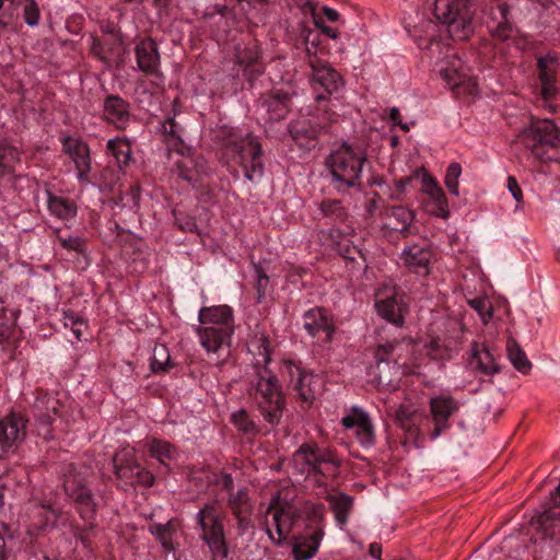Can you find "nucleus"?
<instances>
[{
  "label": "nucleus",
  "mask_w": 560,
  "mask_h": 560,
  "mask_svg": "<svg viewBox=\"0 0 560 560\" xmlns=\"http://www.w3.org/2000/svg\"><path fill=\"white\" fill-rule=\"evenodd\" d=\"M150 455L156 458L161 464H165V460L174 459L176 456V450L168 442L161 440H153L149 447Z\"/></svg>",
  "instance_id": "obj_48"
},
{
  "label": "nucleus",
  "mask_w": 560,
  "mask_h": 560,
  "mask_svg": "<svg viewBox=\"0 0 560 560\" xmlns=\"http://www.w3.org/2000/svg\"><path fill=\"white\" fill-rule=\"evenodd\" d=\"M207 171V163L200 154L182 155L175 163L176 174L188 183H196Z\"/></svg>",
  "instance_id": "obj_26"
},
{
  "label": "nucleus",
  "mask_w": 560,
  "mask_h": 560,
  "mask_svg": "<svg viewBox=\"0 0 560 560\" xmlns=\"http://www.w3.org/2000/svg\"><path fill=\"white\" fill-rule=\"evenodd\" d=\"M441 77L453 88L459 89L466 84L465 78L459 74L456 70L442 69L440 71Z\"/></svg>",
  "instance_id": "obj_57"
},
{
  "label": "nucleus",
  "mask_w": 560,
  "mask_h": 560,
  "mask_svg": "<svg viewBox=\"0 0 560 560\" xmlns=\"http://www.w3.org/2000/svg\"><path fill=\"white\" fill-rule=\"evenodd\" d=\"M337 250L346 260L350 261L352 268H365V257L362 250L349 240H343L337 245Z\"/></svg>",
  "instance_id": "obj_40"
},
{
  "label": "nucleus",
  "mask_w": 560,
  "mask_h": 560,
  "mask_svg": "<svg viewBox=\"0 0 560 560\" xmlns=\"http://www.w3.org/2000/svg\"><path fill=\"white\" fill-rule=\"evenodd\" d=\"M508 358L512 365L522 374H527L532 370V363L526 353L514 339H509L506 343Z\"/></svg>",
  "instance_id": "obj_38"
},
{
  "label": "nucleus",
  "mask_w": 560,
  "mask_h": 560,
  "mask_svg": "<svg viewBox=\"0 0 560 560\" xmlns=\"http://www.w3.org/2000/svg\"><path fill=\"white\" fill-rule=\"evenodd\" d=\"M104 113L108 120L124 128L129 120V104L118 95H109L104 102Z\"/></svg>",
  "instance_id": "obj_30"
},
{
  "label": "nucleus",
  "mask_w": 560,
  "mask_h": 560,
  "mask_svg": "<svg viewBox=\"0 0 560 560\" xmlns=\"http://www.w3.org/2000/svg\"><path fill=\"white\" fill-rule=\"evenodd\" d=\"M224 154L242 168L244 177L250 183H259L265 173L260 143L250 135L245 137L230 135L224 145Z\"/></svg>",
  "instance_id": "obj_4"
},
{
  "label": "nucleus",
  "mask_w": 560,
  "mask_h": 560,
  "mask_svg": "<svg viewBox=\"0 0 560 560\" xmlns=\"http://www.w3.org/2000/svg\"><path fill=\"white\" fill-rule=\"evenodd\" d=\"M235 58L237 65L243 68L246 66H250L259 61L260 52L256 44L250 43L244 46H237L235 49Z\"/></svg>",
  "instance_id": "obj_47"
},
{
  "label": "nucleus",
  "mask_w": 560,
  "mask_h": 560,
  "mask_svg": "<svg viewBox=\"0 0 560 560\" xmlns=\"http://www.w3.org/2000/svg\"><path fill=\"white\" fill-rule=\"evenodd\" d=\"M198 318L202 326L197 328V334L208 353H218L224 346H230L234 332L233 311L230 306L202 307Z\"/></svg>",
  "instance_id": "obj_2"
},
{
  "label": "nucleus",
  "mask_w": 560,
  "mask_h": 560,
  "mask_svg": "<svg viewBox=\"0 0 560 560\" xmlns=\"http://www.w3.org/2000/svg\"><path fill=\"white\" fill-rule=\"evenodd\" d=\"M23 8V18L27 26L39 23V9L35 0H0V26L8 27L18 16V9Z\"/></svg>",
  "instance_id": "obj_13"
},
{
  "label": "nucleus",
  "mask_w": 560,
  "mask_h": 560,
  "mask_svg": "<svg viewBox=\"0 0 560 560\" xmlns=\"http://www.w3.org/2000/svg\"><path fill=\"white\" fill-rule=\"evenodd\" d=\"M312 77L328 94L339 91L343 85L342 77L326 61L311 58Z\"/></svg>",
  "instance_id": "obj_21"
},
{
  "label": "nucleus",
  "mask_w": 560,
  "mask_h": 560,
  "mask_svg": "<svg viewBox=\"0 0 560 560\" xmlns=\"http://www.w3.org/2000/svg\"><path fill=\"white\" fill-rule=\"evenodd\" d=\"M423 184L425 187V192L435 202L438 215L441 218H447L450 213L447 208V200L438 182L431 176H425L423 178Z\"/></svg>",
  "instance_id": "obj_37"
},
{
  "label": "nucleus",
  "mask_w": 560,
  "mask_h": 560,
  "mask_svg": "<svg viewBox=\"0 0 560 560\" xmlns=\"http://www.w3.org/2000/svg\"><path fill=\"white\" fill-rule=\"evenodd\" d=\"M196 524L200 530L201 540L212 553V560H228L223 520L215 502L206 503L196 514Z\"/></svg>",
  "instance_id": "obj_7"
},
{
  "label": "nucleus",
  "mask_w": 560,
  "mask_h": 560,
  "mask_svg": "<svg viewBox=\"0 0 560 560\" xmlns=\"http://www.w3.org/2000/svg\"><path fill=\"white\" fill-rule=\"evenodd\" d=\"M324 530L314 529L304 535L296 536L293 542V556L295 560H308L314 557L319 548Z\"/></svg>",
  "instance_id": "obj_28"
},
{
  "label": "nucleus",
  "mask_w": 560,
  "mask_h": 560,
  "mask_svg": "<svg viewBox=\"0 0 560 560\" xmlns=\"http://www.w3.org/2000/svg\"><path fill=\"white\" fill-rule=\"evenodd\" d=\"M232 423L244 434L257 435L260 432L258 424L249 416L246 409H240L232 413Z\"/></svg>",
  "instance_id": "obj_42"
},
{
  "label": "nucleus",
  "mask_w": 560,
  "mask_h": 560,
  "mask_svg": "<svg viewBox=\"0 0 560 560\" xmlns=\"http://www.w3.org/2000/svg\"><path fill=\"white\" fill-rule=\"evenodd\" d=\"M226 505L231 510L232 515H242L253 513L254 505L248 495L247 488H240L236 492L228 495Z\"/></svg>",
  "instance_id": "obj_36"
},
{
  "label": "nucleus",
  "mask_w": 560,
  "mask_h": 560,
  "mask_svg": "<svg viewBox=\"0 0 560 560\" xmlns=\"http://www.w3.org/2000/svg\"><path fill=\"white\" fill-rule=\"evenodd\" d=\"M332 463L335 457L327 448H320L316 443H303L292 455V465L299 474H320V464Z\"/></svg>",
  "instance_id": "obj_11"
},
{
  "label": "nucleus",
  "mask_w": 560,
  "mask_h": 560,
  "mask_svg": "<svg viewBox=\"0 0 560 560\" xmlns=\"http://www.w3.org/2000/svg\"><path fill=\"white\" fill-rule=\"evenodd\" d=\"M18 162L19 152L5 142L0 141V179L13 173Z\"/></svg>",
  "instance_id": "obj_43"
},
{
  "label": "nucleus",
  "mask_w": 560,
  "mask_h": 560,
  "mask_svg": "<svg viewBox=\"0 0 560 560\" xmlns=\"http://www.w3.org/2000/svg\"><path fill=\"white\" fill-rule=\"evenodd\" d=\"M327 501L335 513L337 523L341 526L346 525L353 508V498L346 493H338L328 495Z\"/></svg>",
  "instance_id": "obj_34"
},
{
  "label": "nucleus",
  "mask_w": 560,
  "mask_h": 560,
  "mask_svg": "<svg viewBox=\"0 0 560 560\" xmlns=\"http://www.w3.org/2000/svg\"><path fill=\"white\" fill-rule=\"evenodd\" d=\"M471 308L478 312V315L480 316L483 324H487L489 319L492 317V305L491 303L486 299L476 298L468 301Z\"/></svg>",
  "instance_id": "obj_52"
},
{
  "label": "nucleus",
  "mask_w": 560,
  "mask_h": 560,
  "mask_svg": "<svg viewBox=\"0 0 560 560\" xmlns=\"http://www.w3.org/2000/svg\"><path fill=\"white\" fill-rule=\"evenodd\" d=\"M304 328L312 337L317 336L320 331L325 332L328 341L334 335L331 320L327 312L320 307L312 308L304 314Z\"/></svg>",
  "instance_id": "obj_27"
},
{
  "label": "nucleus",
  "mask_w": 560,
  "mask_h": 560,
  "mask_svg": "<svg viewBox=\"0 0 560 560\" xmlns=\"http://www.w3.org/2000/svg\"><path fill=\"white\" fill-rule=\"evenodd\" d=\"M254 277L256 280L255 289L257 292V302H261L269 288V277L264 268L258 264H253Z\"/></svg>",
  "instance_id": "obj_50"
},
{
  "label": "nucleus",
  "mask_w": 560,
  "mask_h": 560,
  "mask_svg": "<svg viewBox=\"0 0 560 560\" xmlns=\"http://www.w3.org/2000/svg\"><path fill=\"white\" fill-rule=\"evenodd\" d=\"M432 253L430 248L418 244L406 247L401 253L405 266L413 273L425 277L430 273Z\"/></svg>",
  "instance_id": "obj_23"
},
{
  "label": "nucleus",
  "mask_w": 560,
  "mask_h": 560,
  "mask_svg": "<svg viewBox=\"0 0 560 560\" xmlns=\"http://www.w3.org/2000/svg\"><path fill=\"white\" fill-rule=\"evenodd\" d=\"M518 141L540 162L553 160L550 151L560 147V128L551 119L533 121L518 136Z\"/></svg>",
  "instance_id": "obj_5"
},
{
  "label": "nucleus",
  "mask_w": 560,
  "mask_h": 560,
  "mask_svg": "<svg viewBox=\"0 0 560 560\" xmlns=\"http://www.w3.org/2000/svg\"><path fill=\"white\" fill-rule=\"evenodd\" d=\"M163 132L174 139L180 140L182 128L174 118H167L162 125Z\"/></svg>",
  "instance_id": "obj_60"
},
{
  "label": "nucleus",
  "mask_w": 560,
  "mask_h": 560,
  "mask_svg": "<svg viewBox=\"0 0 560 560\" xmlns=\"http://www.w3.org/2000/svg\"><path fill=\"white\" fill-rule=\"evenodd\" d=\"M538 79L540 83V94L544 107L550 112H556V105L552 103L558 95L557 78H558V59L553 56H542L537 60Z\"/></svg>",
  "instance_id": "obj_12"
},
{
  "label": "nucleus",
  "mask_w": 560,
  "mask_h": 560,
  "mask_svg": "<svg viewBox=\"0 0 560 560\" xmlns=\"http://www.w3.org/2000/svg\"><path fill=\"white\" fill-rule=\"evenodd\" d=\"M252 515H253V513H247V514L234 516L236 520L237 534L240 536L245 535L250 528L254 527Z\"/></svg>",
  "instance_id": "obj_58"
},
{
  "label": "nucleus",
  "mask_w": 560,
  "mask_h": 560,
  "mask_svg": "<svg viewBox=\"0 0 560 560\" xmlns=\"http://www.w3.org/2000/svg\"><path fill=\"white\" fill-rule=\"evenodd\" d=\"M65 326H83L82 319L74 313L65 314Z\"/></svg>",
  "instance_id": "obj_64"
},
{
  "label": "nucleus",
  "mask_w": 560,
  "mask_h": 560,
  "mask_svg": "<svg viewBox=\"0 0 560 560\" xmlns=\"http://www.w3.org/2000/svg\"><path fill=\"white\" fill-rule=\"evenodd\" d=\"M175 223L179 230L184 232H196L198 233V226L195 218L174 211Z\"/></svg>",
  "instance_id": "obj_54"
},
{
  "label": "nucleus",
  "mask_w": 560,
  "mask_h": 560,
  "mask_svg": "<svg viewBox=\"0 0 560 560\" xmlns=\"http://www.w3.org/2000/svg\"><path fill=\"white\" fill-rule=\"evenodd\" d=\"M176 523L174 521H168L164 524L152 523L149 525V532L156 537L165 551L174 550L173 538L176 534Z\"/></svg>",
  "instance_id": "obj_35"
},
{
  "label": "nucleus",
  "mask_w": 560,
  "mask_h": 560,
  "mask_svg": "<svg viewBox=\"0 0 560 560\" xmlns=\"http://www.w3.org/2000/svg\"><path fill=\"white\" fill-rule=\"evenodd\" d=\"M26 435V420L18 413H10L0 420V450L15 452Z\"/></svg>",
  "instance_id": "obj_15"
},
{
  "label": "nucleus",
  "mask_w": 560,
  "mask_h": 560,
  "mask_svg": "<svg viewBox=\"0 0 560 560\" xmlns=\"http://www.w3.org/2000/svg\"><path fill=\"white\" fill-rule=\"evenodd\" d=\"M267 514L272 515L277 537L269 526L266 527V533L269 539L277 546L282 545L287 540L293 526L302 517L301 508L289 500L281 499L279 492L270 499Z\"/></svg>",
  "instance_id": "obj_8"
},
{
  "label": "nucleus",
  "mask_w": 560,
  "mask_h": 560,
  "mask_svg": "<svg viewBox=\"0 0 560 560\" xmlns=\"http://www.w3.org/2000/svg\"><path fill=\"white\" fill-rule=\"evenodd\" d=\"M490 18L495 24L491 32L499 39L505 40L511 37L513 26L510 21V7L499 2L490 8Z\"/></svg>",
  "instance_id": "obj_29"
},
{
  "label": "nucleus",
  "mask_w": 560,
  "mask_h": 560,
  "mask_svg": "<svg viewBox=\"0 0 560 560\" xmlns=\"http://www.w3.org/2000/svg\"><path fill=\"white\" fill-rule=\"evenodd\" d=\"M62 148L75 165L79 182L83 185H89L91 183L89 178L91 155L88 143L79 138L65 137L62 139Z\"/></svg>",
  "instance_id": "obj_16"
},
{
  "label": "nucleus",
  "mask_w": 560,
  "mask_h": 560,
  "mask_svg": "<svg viewBox=\"0 0 560 560\" xmlns=\"http://www.w3.org/2000/svg\"><path fill=\"white\" fill-rule=\"evenodd\" d=\"M261 107L270 120L283 119L290 110L291 93L283 89H273L260 98Z\"/></svg>",
  "instance_id": "obj_24"
},
{
  "label": "nucleus",
  "mask_w": 560,
  "mask_h": 560,
  "mask_svg": "<svg viewBox=\"0 0 560 560\" xmlns=\"http://www.w3.org/2000/svg\"><path fill=\"white\" fill-rule=\"evenodd\" d=\"M114 474L120 481L121 487H151L154 483V476L151 471L141 467L130 451L117 453L113 458Z\"/></svg>",
  "instance_id": "obj_9"
},
{
  "label": "nucleus",
  "mask_w": 560,
  "mask_h": 560,
  "mask_svg": "<svg viewBox=\"0 0 560 560\" xmlns=\"http://www.w3.org/2000/svg\"><path fill=\"white\" fill-rule=\"evenodd\" d=\"M404 346V340L387 341L383 345H380L375 351L377 366L380 368L382 363H393L397 369L402 366L404 363L401 362V350Z\"/></svg>",
  "instance_id": "obj_31"
},
{
  "label": "nucleus",
  "mask_w": 560,
  "mask_h": 560,
  "mask_svg": "<svg viewBox=\"0 0 560 560\" xmlns=\"http://www.w3.org/2000/svg\"><path fill=\"white\" fill-rule=\"evenodd\" d=\"M341 423L347 429H354L355 436L363 447H371L375 444L374 428L366 412L358 407L353 408L352 415L341 419Z\"/></svg>",
  "instance_id": "obj_20"
},
{
  "label": "nucleus",
  "mask_w": 560,
  "mask_h": 560,
  "mask_svg": "<svg viewBox=\"0 0 560 560\" xmlns=\"http://www.w3.org/2000/svg\"><path fill=\"white\" fill-rule=\"evenodd\" d=\"M151 370L154 373L168 372L173 366L171 354L165 345H155L151 357Z\"/></svg>",
  "instance_id": "obj_41"
},
{
  "label": "nucleus",
  "mask_w": 560,
  "mask_h": 560,
  "mask_svg": "<svg viewBox=\"0 0 560 560\" xmlns=\"http://www.w3.org/2000/svg\"><path fill=\"white\" fill-rule=\"evenodd\" d=\"M307 5L310 8V11L312 13V16H313V21H314V24L315 26L324 34L326 35L327 37L331 38V39H337L338 36H339V32L334 28V27H330L328 25H326L324 23V21L322 20L320 16H318L316 14V8H315V4L312 3V2H307Z\"/></svg>",
  "instance_id": "obj_53"
},
{
  "label": "nucleus",
  "mask_w": 560,
  "mask_h": 560,
  "mask_svg": "<svg viewBox=\"0 0 560 560\" xmlns=\"http://www.w3.org/2000/svg\"><path fill=\"white\" fill-rule=\"evenodd\" d=\"M327 126L318 117L302 118L290 124L289 132L299 147L311 150L315 148L318 135L326 130Z\"/></svg>",
  "instance_id": "obj_18"
},
{
  "label": "nucleus",
  "mask_w": 560,
  "mask_h": 560,
  "mask_svg": "<svg viewBox=\"0 0 560 560\" xmlns=\"http://www.w3.org/2000/svg\"><path fill=\"white\" fill-rule=\"evenodd\" d=\"M366 155L363 151L343 143L329 154L326 164L335 188L339 191L361 187V176Z\"/></svg>",
  "instance_id": "obj_3"
},
{
  "label": "nucleus",
  "mask_w": 560,
  "mask_h": 560,
  "mask_svg": "<svg viewBox=\"0 0 560 560\" xmlns=\"http://www.w3.org/2000/svg\"><path fill=\"white\" fill-rule=\"evenodd\" d=\"M219 485L221 486V489L225 491L229 495L231 493H234V480L230 474H222L219 480Z\"/></svg>",
  "instance_id": "obj_63"
},
{
  "label": "nucleus",
  "mask_w": 560,
  "mask_h": 560,
  "mask_svg": "<svg viewBox=\"0 0 560 560\" xmlns=\"http://www.w3.org/2000/svg\"><path fill=\"white\" fill-rule=\"evenodd\" d=\"M58 241H59L60 245L63 248L68 249V250H73V252H75L78 254H83L85 252L84 242L80 237H74V236L62 237V236H58Z\"/></svg>",
  "instance_id": "obj_56"
},
{
  "label": "nucleus",
  "mask_w": 560,
  "mask_h": 560,
  "mask_svg": "<svg viewBox=\"0 0 560 560\" xmlns=\"http://www.w3.org/2000/svg\"><path fill=\"white\" fill-rule=\"evenodd\" d=\"M265 71L264 65L258 61L256 63H253L250 66H246L243 69L244 77L246 80L253 84L256 79H258Z\"/></svg>",
  "instance_id": "obj_59"
},
{
  "label": "nucleus",
  "mask_w": 560,
  "mask_h": 560,
  "mask_svg": "<svg viewBox=\"0 0 560 560\" xmlns=\"http://www.w3.org/2000/svg\"><path fill=\"white\" fill-rule=\"evenodd\" d=\"M136 59L140 71L147 74H158L160 68V52L158 44L152 38L141 39L136 48Z\"/></svg>",
  "instance_id": "obj_22"
},
{
  "label": "nucleus",
  "mask_w": 560,
  "mask_h": 560,
  "mask_svg": "<svg viewBox=\"0 0 560 560\" xmlns=\"http://www.w3.org/2000/svg\"><path fill=\"white\" fill-rule=\"evenodd\" d=\"M375 306L378 314L396 326L404 324L402 305L396 300V298H386L376 301Z\"/></svg>",
  "instance_id": "obj_33"
},
{
  "label": "nucleus",
  "mask_w": 560,
  "mask_h": 560,
  "mask_svg": "<svg viewBox=\"0 0 560 560\" xmlns=\"http://www.w3.org/2000/svg\"><path fill=\"white\" fill-rule=\"evenodd\" d=\"M415 413V409L406 406L400 405L397 409H395L394 417L395 421L401 427V428H408L411 422V418Z\"/></svg>",
  "instance_id": "obj_55"
},
{
  "label": "nucleus",
  "mask_w": 560,
  "mask_h": 560,
  "mask_svg": "<svg viewBox=\"0 0 560 560\" xmlns=\"http://www.w3.org/2000/svg\"><path fill=\"white\" fill-rule=\"evenodd\" d=\"M469 365L474 371L488 376H493L501 371L494 353L489 347L481 343L472 345Z\"/></svg>",
  "instance_id": "obj_25"
},
{
  "label": "nucleus",
  "mask_w": 560,
  "mask_h": 560,
  "mask_svg": "<svg viewBox=\"0 0 560 560\" xmlns=\"http://www.w3.org/2000/svg\"><path fill=\"white\" fill-rule=\"evenodd\" d=\"M50 212L60 219H68L75 214V208L67 199L54 195L48 197Z\"/></svg>",
  "instance_id": "obj_46"
},
{
  "label": "nucleus",
  "mask_w": 560,
  "mask_h": 560,
  "mask_svg": "<svg viewBox=\"0 0 560 560\" xmlns=\"http://www.w3.org/2000/svg\"><path fill=\"white\" fill-rule=\"evenodd\" d=\"M508 189L515 201L521 202L523 200V192L515 177H508Z\"/></svg>",
  "instance_id": "obj_62"
},
{
  "label": "nucleus",
  "mask_w": 560,
  "mask_h": 560,
  "mask_svg": "<svg viewBox=\"0 0 560 560\" xmlns=\"http://www.w3.org/2000/svg\"><path fill=\"white\" fill-rule=\"evenodd\" d=\"M264 364L256 363L247 373L246 394L266 423L276 428L287 409V397L277 375L268 368L271 357L267 338L262 339Z\"/></svg>",
  "instance_id": "obj_1"
},
{
  "label": "nucleus",
  "mask_w": 560,
  "mask_h": 560,
  "mask_svg": "<svg viewBox=\"0 0 560 560\" xmlns=\"http://www.w3.org/2000/svg\"><path fill=\"white\" fill-rule=\"evenodd\" d=\"M107 151L116 159L118 165H128L131 159L130 145L121 139H110L107 142Z\"/></svg>",
  "instance_id": "obj_44"
},
{
  "label": "nucleus",
  "mask_w": 560,
  "mask_h": 560,
  "mask_svg": "<svg viewBox=\"0 0 560 560\" xmlns=\"http://www.w3.org/2000/svg\"><path fill=\"white\" fill-rule=\"evenodd\" d=\"M459 407V401L448 395L431 398L430 411L434 421V429L431 433L432 439H436L443 431L450 428L448 419L458 411Z\"/></svg>",
  "instance_id": "obj_19"
},
{
  "label": "nucleus",
  "mask_w": 560,
  "mask_h": 560,
  "mask_svg": "<svg viewBox=\"0 0 560 560\" xmlns=\"http://www.w3.org/2000/svg\"><path fill=\"white\" fill-rule=\"evenodd\" d=\"M323 217L330 219L334 222H343L347 219V211L342 207L340 200H324L318 207Z\"/></svg>",
  "instance_id": "obj_45"
},
{
  "label": "nucleus",
  "mask_w": 560,
  "mask_h": 560,
  "mask_svg": "<svg viewBox=\"0 0 560 560\" xmlns=\"http://www.w3.org/2000/svg\"><path fill=\"white\" fill-rule=\"evenodd\" d=\"M388 228L400 232L404 236L409 234L410 224L413 221V212L404 206H394L388 210Z\"/></svg>",
  "instance_id": "obj_32"
},
{
  "label": "nucleus",
  "mask_w": 560,
  "mask_h": 560,
  "mask_svg": "<svg viewBox=\"0 0 560 560\" xmlns=\"http://www.w3.org/2000/svg\"><path fill=\"white\" fill-rule=\"evenodd\" d=\"M303 42L305 44V52L308 59V65H311V58H318L316 55L317 46L319 44L317 34L310 28H304L302 31Z\"/></svg>",
  "instance_id": "obj_51"
},
{
  "label": "nucleus",
  "mask_w": 560,
  "mask_h": 560,
  "mask_svg": "<svg viewBox=\"0 0 560 560\" xmlns=\"http://www.w3.org/2000/svg\"><path fill=\"white\" fill-rule=\"evenodd\" d=\"M284 366L298 398L307 406H311L316 396V376L293 361H285Z\"/></svg>",
  "instance_id": "obj_14"
},
{
  "label": "nucleus",
  "mask_w": 560,
  "mask_h": 560,
  "mask_svg": "<svg viewBox=\"0 0 560 560\" xmlns=\"http://www.w3.org/2000/svg\"><path fill=\"white\" fill-rule=\"evenodd\" d=\"M462 175V166L457 162H453L447 166L444 184L451 195L458 196V179Z\"/></svg>",
  "instance_id": "obj_49"
},
{
  "label": "nucleus",
  "mask_w": 560,
  "mask_h": 560,
  "mask_svg": "<svg viewBox=\"0 0 560 560\" xmlns=\"http://www.w3.org/2000/svg\"><path fill=\"white\" fill-rule=\"evenodd\" d=\"M63 488L67 497L74 502L81 517L86 522H92L96 515V503L92 491L86 487L82 472L70 467L63 481Z\"/></svg>",
  "instance_id": "obj_10"
},
{
  "label": "nucleus",
  "mask_w": 560,
  "mask_h": 560,
  "mask_svg": "<svg viewBox=\"0 0 560 560\" xmlns=\"http://www.w3.org/2000/svg\"><path fill=\"white\" fill-rule=\"evenodd\" d=\"M302 516L304 515L307 522L308 532L314 529H323L325 506L322 503L305 502L301 506Z\"/></svg>",
  "instance_id": "obj_39"
},
{
  "label": "nucleus",
  "mask_w": 560,
  "mask_h": 560,
  "mask_svg": "<svg viewBox=\"0 0 560 560\" xmlns=\"http://www.w3.org/2000/svg\"><path fill=\"white\" fill-rule=\"evenodd\" d=\"M60 409L61 404L55 396L48 394L37 396L34 410L39 435L45 439L52 436L51 425L56 418L60 416Z\"/></svg>",
  "instance_id": "obj_17"
},
{
  "label": "nucleus",
  "mask_w": 560,
  "mask_h": 560,
  "mask_svg": "<svg viewBox=\"0 0 560 560\" xmlns=\"http://www.w3.org/2000/svg\"><path fill=\"white\" fill-rule=\"evenodd\" d=\"M91 51L93 55L98 57L102 61L108 63L109 62V56H107V52L105 50V45L98 39L93 38Z\"/></svg>",
  "instance_id": "obj_61"
},
{
  "label": "nucleus",
  "mask_w": 560,
  "mask_h": 560,
  "mask_svg": "<svg viewBox=\"0 0 560 560\" xmlns=\"http://www.w3.org/2000/svg\"><path fill=\"white\" fill-rule=\"evenodd\" d=\"M435 19L447 26L454 39L464 40L471 33L469 0H427Z\"/></svg>",
  "instance_id": "obj_6"
}]
</instances>
